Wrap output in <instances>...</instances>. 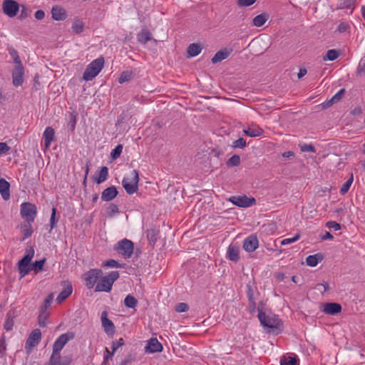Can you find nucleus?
Wrapping results in <instances>:
<instances>
[{
    "instance_id": "obj_1",
    "label": "nucleus",
    "mask_w": 365,
    "mask_h": 365,
    "mask_svg": "<svg viewBox=\"0 0 365 365\" xmlns=\"http://www.w3.org/2000/svg\"><path fill=\"white\" fill-rule=\"evenodd\" d=\"M258 319L264 327L269 329V332L278 334L282 331V321L276 316L267 315L262 312L260 306H258Z\"/></svg>"
},
{
    "instance_id": "obj_2",
    "label": "nucleus",
    "mask_w": 365,
    "mask_h": 365,
    "mask_svg": "<svg viewBox=\"0 0 365 365\" xmlns=\"http://www.w3.org/2000/svg\"><path fill=\"white\" fill-rule=\"evenodd\" d=\"M120 274L118 271H112L108 274L101 277L98 282L95 292H110L113 283L119 278Z\"/></svg>"
},
{
    "instance_id": "obj_3",
    "label": "nucleus",
    "mask_w": 365,
    "mask_h": 365,
    "mask_svg": "<svg viewBox=\"0 0 365 365\" xmlns=\"http://www.w3.org/2000/svg\"><path fill=\"white\" fill-rule=\"evenodd\" d=\"M139 174L133 170L129 175L124 177L122 185L128 195H133L138 190Z\"/></svg>"
},
{
    "instance_id": "obj_4",
    "label": "nucleus",
    "mask_w": 365,
    "mask_h": 365,
    "mask_svg": "<svg viewBox=\"0 0 365 365\" xmlns=\"http://www.w3.org/2000/svg\"><path fill=\"white\" fill-rule=\"evenodd\" d=\"M104 58L99 57L93 61L86 68L83 79L88 81L94 78L102 70L104 65Z\"/></svg>"
},
{
    "instance_id": "obj_5",
    "label": "nucleus",
    "mask_w": 365,
    "mask_h": 365,
    "mask_svg": "<svg viewBox=\"0 0 365 365\" xmlns=\"http://www.w3.org/2000/svg\"><path fill=\"white\" fill-rule=\"evenodd\" d=\"M34 256V250L31 247L26 251L24 257L19 261L18 268L21 278H23L30 271L32 270L31 265L30 264L32 258Z\"/></svg>"
},
{
    "instance_id": "obj_6",
    "label": "nucleus",
    "mask_w": 365,
    "mask_h": 365,
    "mask_svg": "<svg viewBox=\"0 0 365 365\" xmlns=\"http://www.w3.org/2000/svg\"><path fill=\"white\" fill-rule=\"evenodd\" d=\"M21 215L27 222L31 223L34 221L37 214L36 206L31 202H24L21 205Z\"/></svg>"
},
{
    "instance_id": "obj_7",
    "label": "nucleus",
    "mask_w": 365,
    "mask_h": 365,
    "mask_svg": "<svg viewBox=\"0 0 365 365\" xmlns=\"http://www.w3.org/2000/svg\"><path fill=\"white\" fill-rule=\"evenodd\" d=\"M103 275V271L100 269H91L83 274V279L85 281V285L88 289L93 288L94 285L99 281Z\"/></svg>"
},
{
    "instance_id": "obj_8",
    "label": "nucleus",
    "mask_w": 365,
    "mask_h": 365,
    "mask_svg": "<svg viewBox=\"0 0 365 365\" xmlns=\"http://www.w3.org/2000/svg\"><path fill=\"white\" fill-rule=\"evenodd\" d=\"M133 248V242L127 239L120 240L115 246V250L125 259L130 258L132 256Z\"/></svg>"
},
{
    "instance_id": "obj_9",
    "label": "nucleus",
    "mask_w": 365,
    "mask_h": 365,
    "mask_svg": "<svg viewBox=\"0 0 365 365\" xmlns=\"http://www.w3.org/2000/svg\"><path fill=\"white\" fill-rule=\"evenodd\" d=\"M41 338V332L38 329H36L29 334L26 341L25 349L28 352L31 351L38 344Z\"/></svg>"
},
{
    "instance_id": "obj_10",
    "label": "nucleus",
    "mask_w": 365,
    "mask_h": 365,
    "mask_svg": "<svg viewBox=\"0 0 365 365\" xmlns=\"http://www.w3.org/2000/svg\"><path fill=\"white\" fill-rule=\"evenodd\" d=\"M229 200L235 205L240 207H248L254 205L256 202L254 197H248L246 195L232 196Z\"/></svg>"
},
{
    "instance_id": "obj_11",
    "label": "nucleus",
    "mask_w": 365,
    "mask_h": 365,
    "mask_svg": "<svg viewBox=\"0 0 365 365\" xmlns=\"http://www.w3.org/2000/svg\"><path fill=\"white\" fill-rule=\"evenodd\" d=\"M74 338V334L73 332H67L61 334L57 339L55 341L53 345V351L55 352L61 353V351L65 346V344L71 339Z\"/></svg>"
},
{
    "instance_id": "obj_12",
    "label": "nucleus",
    "mask_w": 365,
    "mask_h": 365,
    "mask_svg": "<svg viewBox=\"0 0 365 365\" xmlns=\"http://www.w3.org/2000/svg\"><path fill=\"white\" fill-rule=\"evenodd\" d=\"M20 8L18 2L14 0H4L3 2V11L9 17L16 15Z\"/></svg>"
},
{
    "instance_id": "obj_13",
    "label": "nucleus",
    "mask_w": 365,
    "mask_h": 365,
    "mask_svg": "<svg viewBox=\"0 0 365 365\" xmlns=\"http://www.w3.org/2000/svg\"><path fill=\"white\" fill-rule=\"evenodd\" d=\"M258 239L255 235L248 236L243 242V248L248 252L255 251L258 247Z\"/></svg>"
},
{
    "instance_id": "obj_14",
    "label": "nucleus",
    "mask_w": 365,
    "mask_h": 365,
    "mask_svg": "<svg viewBox=\"0 0 365 365\" xmlns=\"http://www.w3.org/2000/svg\"><path fill=\"white\" fill-rule=\"evenodd\" d=\"M107 315L106 312H103L101 314L102 326L108 335H113L115 331V326L113 322L107 317Z\"/></svg>"
},
{
    "instance_id": "obj_15",
    "label": "nucleus",
    "mask_w": 365,
    "mask_h": 365,
    "mask_svg": "<svg viewBox=\"0 0 365 365\" xmlns=\"http://www.w3.org/2000/svg\"><path fill=\"white\" fill-rule=\"evenodd\" d=\"M163 350V345L156 338H151L145 347L147 353L160 352Z\"/></svg>"
},
{
    "instance_id": "obj_16",
    "label": "nucleus",
    "mask_w": 365,
    "mask_h": 365,
    "mask_svg": "<svg viewBox=\"0 0 365 365\" xmlns=\"http://www.w3.org/2000/svg\"><path fill=\"white\" fill-rule=\"evenodd\" d=\"M322 312L330 315H335L341 312V306L335 302H328L323 304Z\"/></svg>"
},
{
    "instance_id": "obj_17",
    "label": "nucleus",
    "mask_w": 365,
    "mask_h": 365,
    "mask_svg": "<svg viewBox=\"0 0 365 365\" xmlns=\"http://www.w3.org/2000/svg\"><path fill=\"white\" fill-rule=\"evenodd\" d=\"M63 289L59 293L56 298V302L59 304L68 298L73 292V287L71 282H63Z\"/></svg>"
},
{
    "instance_id": "obj_18",
    "label": "nucleus",
    "mask_w": 365,
    "mask_h": 365,
    "mask_svg": "<svg viewBox=\"0 0 365 365\" xmlns=\"http://www.w3.org/2000/svg\"><path fill=\"white\" fill-rule=\"evenodd\" d=\"M24 68H14L12 72V83L14 86H21L24 82Z\"/></svg>"
},
{
    "instance_id": "obj_19",
    "label": "nucleus",
    "mask_w": 365,
    "mask_h": 365,
    "mask_svg": "<svg viewBox=\"0 0 365 365\" xmlns=\"http://www.w3.org/2000/svg\"><path fill=\"white\" fill-rule=\"evenodd\" d=\"M118 190L115 186H110L106 188L101 193V200L108 202L113 200L118 195Z\"/></svg>"
},
{
    "instance_id": "obj_20",
    "label": "nucleus",
    "mask_w": 365,
    "mask_h": 365,
    "mask_svg": "<svg viewBox=\"0 0 365 365\" xmlns=\"http://www.w3.org/2000/svg\"><path fill=\"white\" fill-rule=\"evenodd\" d=\"M232 48H222L217 51L215 56L212 58L211 61L212 63H219L224 59L227 58L230 53H232Z\"/></svg>"
},
{
    "instance_id": "obj_21",
    "label": "nucleus",
    "mask_w": 365,
    "mask_h": 365,
    "mask_svg": "<svg viewBox=\"0 0 365 365\" xmlns=\"http://www.w3.org/2000/svg\"><path fill=\"white\" fill-rule=\"evenodd\" d=\"M10 184L4 178H0V193L2 198L7 200L10 198Z\"/></svg>"
},
{
    "instance_id": "obj_22",
    "label": "nucleus",
    "mask_w": 365,
    "mask_h": 365,
    "mask_svg": "<svg viewBox=\"0 0 365 365\" xmlns=\"http://www.w3.org/2000/svg\"><path fill=\"white\" fill-rule=\"evenodd\" d=\"M239 252L240 249L237 246L230 245L227 252L228 259L233 262H237L240 259Z\"/></svg>"
},
{
    "instance_id": "obj_23",
    "label": "nucleus",
    "mask_w": 365,
    "mask_h": 365,
    "mask_svg": "<svg viewBox=\"0 0 365 365\" xmlns=\"http://www.w3.org/2000/svg\"><path fill=\"white\" fill-rule=\"evenodd\" d=\"M54 134H55V131H54L53 128H52L51 127L46 128V129L43 132V134L44 140H45L46 148H48L50 147L51 143L54 138Z\"/></svg>"
},
{
    "instance_id": "obj_24",
    "label": "nucleus",
    "mask_w": 365,
    "mask_h": 365,
    "mask_svg": "<svg viewBox=\"0 0 365 365\" xmlns=\"http://www.w3.org/2000/svg\"><path fill=\"white\" fill-rule=\"evenodd\" d=\"M52 18L56 21H62L66 18V14L63 9L54 6L51 9Z\"/></svg>"
},
{
    "instance_id": "obj_25",
    "label": "nucleus",
    "mask_w": 365,
    "mask_h": 365,
    "mask_svg": "<svg viewBox=\"0 0 365 365\" xmlns=\"http://www.w3.org/2000/svg\"><path fill=\"white\" fill-rule=\"evenodd\" d=\"M108 176V168L106 166H103L101 168V170L99 172L98 176L95 177L93 176L92 179L94 182H96L97 184H101L105 180H106Z\"/></svg>"
},
{
    "instance_id": "obj_26",
    "label": "nucleus",
    "mask_w": 365,
    "mask_h": 365,
    "mask_svg": "<svg viewBox=\"0 0 365 365\" xmlns=\"http://www.w3.org/2000/svg\"><path fill=\"white\" fill-rule=\"evenodd\" d=\"M281 365H299V359L297 356H283L280 359Z\"/></svg>"
},
{
    "instance_id": "obj_27",
    "label": "nucleus",
    "mask_w": 365,
    "mask_h": 365,
    "mask_svg": "<svg viewBox=\"0 0 365 365\" xmlns=\"http://www.w3.org/2000/svg\"><path fill=\"white\" fill-rule=\"evenodd\" d=\"M354 1L355 0H339L336 8L338 9H351V13L354 9Z\"/></svg>"
},
{
    "instance_id": "obj_28",
    "label": "nucleus",
    "mask_w": 365,
    "mask_h": 365,
    "mask_svg": "<svg viewBox=\"0 0 365 365\" xmlns=\"http://www.w3.org/2000/svg\"><path fill=\"white\" fill-rule=\"evenodd\" d=\"M322 255L321 254H316L314 255H309L306 258V263L309 267H315L319 261L322 259Z\"/></svg>"
},
{
    "instance_id": "obj_29",
    "label": "nucleus",
    "mask_w": 365,
    "mask_h": 365,
    "mask_svg": "<svg viewBox=\"0 0 365 365\" xmlns=\"http://www.w3.org/2000/svg\"><path fill=\"white\" fill-rule=\"evenodd\" d=\"M137 38L140 43L145 44L148 41L151 40V34L148 29H143L138 34Z\"/></svg>"
},
{
    "instance_id": "obj_30",
    "label": "nucleus",
    "mask_w": 365,
    "mask_h": 365,
    "mask_svg": "<svg viewBox=\"0 0 365 365\" xmlns=\"http://www.w3.org/2000/svg\"><path fill=\"white\" fill-rule=\"evenodd\" d=\"M243 132L248 136L253 138L262 135L263 133V130L259 127H255L244 129Z\"/></svg>"
},
{
    "instance_id": "obj_31",
    "label": "nucleus",
    "mask_w": 365,
    "mask_h": 365,
    "mask_svg": "<svg viewBox=\"0 0 365 365\" xmlns=\"http://www.w3.org/2000/svg\"><path fill=\"white\" fill-rule=\"evenodd\" d=\"M267 19H268V16L267 14H261L256 16L253 19L252 22H253L254 26H255L257 27H260L265 24V22L267 21Z\"/></svg>"
},
{
    "instance_id": "obj_32",
    "label": "nucleus",
    "mask_w": 365,
    "mask_h": 365,
    "mask_svg": "<svg viewBox=\"0 0 365 365\" xmlns=\"http://www.w3.org/2000/svg\"><path fill=\"white\" fill-rule=\"evenodd\" d=\"M202 50L200 45L197 43H191L187 48V54L190 57L197 56Z\"/></svg>"
},
{
    "instance_id": "obj_33",
    "label": "nucleus",
    "mask_w": 365,
    "mask_h": 365,
    "mask_svg": "<svg viewBox=\"0 0 365 365\" xmlns=\"http://www.w3.org/2000/svg\"><path fill=\"white\" fill-rule=\"evenodd\" d=\"M133 73L132 71H123L118 78V83L122 84L125 82H128L132 79Z\"/></svg>"
},
{
    "instance_id": "obj_34",
    "label": "nucleus",
    "mask_w": 365,
    "mask_h": 365,
    "mask_svg": "<svg viewBox=\"0 0 365 365\" xmlns=\"http://www.w3.org/2000/svg\"><path fill=\"white\" fill-rule=\"evenodd\" d=\"M23 237L21 241L25 240L26 238L29 237L33 233V229L31 223L26 224L21 226Z\"/></svg>"
},
{
    "instance_id": "obj_35",
    "label": "nucleus",
    "mask_w": 365,
    "mask_h": 365,
    "mask_svg": "<svg viewBox=\"0 0 365 365\" xmlns=\"http://www.w3.org/2000/svg\"><path fill=\"white\" fill-rule=\"evenodd\" d=\"M49 365H64L61 361V354L58 352L52 351V354L49 359Z\"/></svg>"
},
{
    "instance_id": "obj_36",
    "label": "nucleus",
    "mask_w": 365,
    "mask_h": 365,
    "mask_svg": "<svg viewBox=\"0 0 365 365\" xmlns=\"http://www.w3.org/2000/svg\"><path fill=\"white\" fill-rule=\"evenodd\" d=\"M124 304L128 308H135L138 304V300L132 295H128L124 299Z\"/></svg>"
},
{
    "instance_id": "obj_37",
    "label": "nucleus",
    "mask_w": 365,
    "mask_h": 365,
    "mask_svg": "<svg viewBox=\"0 0 365 365\" xmlns=\"http://www.w3.org/2000/svg\"><path fill=\"white\" fill-rule=\"evenodd\" d=\"M339 52L335 49L329 50L323 57L324 61H334L339 57Z\"/></svg>"
},
{
    "instance_id": "obj_38",
    "label": "nucleus",
    "mask_w": 365,
    "mask_h": 365,
    "mask_svg": "<svg viewBox=\"0 0 365 365\" xmlns=\"http://www.w3.org/2000/svg\"><path fill=\"white\" fill-rule=\"evenodd\" d=\"M226 164L230 168L238 166L240 164V157L238 155H233L227 160Z\"/></svg>"
},
{
    "instance_id": "obj_39",
    "label": "nucleus",
    "mask_w": 365,
    "mask_h": 365,
    "mask_svg": "<svg viewBox=\"0 0 365 365\" xmlns=\"http://www.w3.org/2000/svg\"><path fill=\"white\" fill-rule=\"evenodd\" d=\"M354 180L353 174L351 175V177L343 184L340 189V193L341 195H345L349 190L352 182Z\"/></svg>"
},
{
    "instance_id": "obj_40",
    "label": "nucleus",
    "mask_w": 365,
    "mask_h": 365,
    "mask_svg": "<svg viewBox=\"0 0 365 365\" xmlns=\"http://www.w3.org/2000/svg\"><path fill=\"white\" fill-rule=\"evenodd\" d=\"M83 29H84L83 23L78 19L75 20L72 24V29L76 34H80V33L83 32Z\"/></svg>"
},
{
    "instance_id": "obj_41",
    "label": "nucleus",
    "mask_w": 365,
    "mask_h": 365,
    "mask_svg": "<svg viewBox=\"0 0 365 365\" xmlns=\"http://www.w3.org/2000/svg\"><path fill=\"white\" fill-rule=\"evenodd\" d=\"M46 262L45 259L36 261L34 263L31 264L32 270L35 272L36 274L43 270V264Z\"/></svg>"
},
{
    "instance_id": "obj_42",
    "label": "nucleus",
    "mask_w": 365,
    "mask_h": 365,
    "mask_svg": "<svg viewBox=\"0 0 365 365\" xmlns=\"http://www.w3.org/2000/svg\"><path fill=\"white\" fill-rule=\"evenodd\" d=\"M357 76H362L365 75V57H363L358 65L356 70Z\"/></svg>"
},
{
    "instance_id": "obj_43",
    "label": "nucleus",
    "mask_w": 365,
    "mask_h": 365,
    "mask_svg": "<svg viewBox=\"0 0 365 365\" xmlns=\"http://www.w3.org/2000/svg\"><path fill=\"white\" fill-rule=\"evenodd\" d=\"M123 151V145L119 144L110 153V158L113 160H115L120 157L121 153Z\"/></svg>"
},
{
    "instance_id": "obj_44",
    "label": "nucleus",
    "mask_w": 365,
    "mask_h": 365,
    "mask_svg": "<svg viewBox=\"0 0 365 365\" xmlns=\"http://www.w3.org/2000/svg\"><path fill=\"white\" fill-rule=\"evenodd\" d=\"M103 267H116V268H122L123 266L120 264H119L116 260L115 259H109L106 262H104L102 264Z\"/></svg>"
},
{
    "instance_id": "obj_45",
    "label": "nucleus",
    "mask_w": 365,
    "mask_h": 365,
    "mask_svg": "<svg viewBox=\"0 0 365 365\" xmlns=\"http://www.w3.org/2000/svg\"><path fill=\"white\" fill-rule=\"evenodd\" d=\"M53 300V296L52 294L48 295L43 301V304L41 307L40 311L46 312L47 311V309L50 307L51 303Z\"/></svg>"
},
{
    "instance_id": "obj_46",
    "label": "nucleus",
    "mask_w": 365,
    "mask_h": 365,
    "mask_svg": "<svg viewBox=\"0 0 365 365\" xmlns=\"http://www.w3.org/2000/svg\"><path fill=\"white\" fill-rule=\"evenodd\" d=\"M119 212L118 207L115 204H110L109 206L107 208V214L108 215L111 217L114 216L115 214Z\"/></svg>"
},
{
    "instance_id": "obj_47",
    "label": "nucleus",
    "mask_w": 365,
    "mask_h": 365,
    "mask_svg": "<svg viewBox=\"0 0 365 365\" xmlns=\"http://www.w3.org/2000/svg\"><path fill=\"white\" fill-rule=\"evenodd\" d=\"M47 313L46 312L40 311L38 317V324L41 327H44L46 325Z\"/></svg>"
},
{
    "instance_id": "obj_48",
    "label": "nucleus",
    "mask_w": 365,
    "mask_h": 365,
    "mask_svg": "<svg viewBox=\"0 0 365 365\" xmlns=\"http://www.w3.org/2000/svg\"><path fill=\"white\" fill-rule=\"evenodd\" d=\"M246 146V140L243 138H240L239 139L233 141L232 147L233 148H244Z\"/></svg>"
},
{
    "instance_id": "obj_49",
    "label": "nucleus",
    "mask_w": 365,
    "mask_h": 365,
    "mask_svg": "<svg viewBox=\"0 0 365 365\" xmlns=\"http://www.w3.org/2000/svg\"><path fill=\"white\" fill-rule=\"evenodd\" d=\"M299 148L302 152L316 153L315 148L311 144H300Z\"/></svg>"
},
{
    "instance_id": "obj_50",
    "label": "nucleus",
    "mask_w": 365,
    "mask_h": 365,
    "mask_svg": "<svg viewBox=\"0 0 365 365\" xmlns=\"http://www.w3.org/2000/svg\"><path fill=\"white\" fill-rule=\"evenodd\" d=\"M188 309V305L184 302L178 303L175 307V311L178 312H187Z\"/></svg>"
},
{
    "instance_id": "obj_51",
    "label": "nucleus",
    "mask_w": 365,
    "mask_h": 365,
    "mask_svg": "<svg viewBox=\"0 0 365 365\" xmlns=\"http://www.w3.org/2000/svg\"><path fill=\"white\" fill-rule=\"evenodd\" d=\"M326 226L329 229H334V230H339L341 229V225L335 221H329L327 222Z\"/></svg>"
},
{
    "instance_id": "obj_52",
    "label": "nucleus",
    "mask_w": 365,
    "mask_h": 365,
    "mask_svg": "<svg viewBox=\"0 0 365 365\" xmlns=\"http://www.w3.org/2000/svg\"><path fill=\"white\" fill-rule=\"evenodd\" d=\"M299 235L297 234L292 238H286L281 242L282 245H286L290 243H293L299 239Z\"/></svg>"
},
{
    "instance_id": "obj_53",
    "label": "nucleus",
    "mask_w": 365,
    "mask_h": 365,
    "mask_svg": "<svg viewBox=\"0 0 365 365\" xmlns=\"http://www.w3.org/2000/svg\"><path fill=\"white\" fill-rule=\"evenodd\" d=\"M256 1L257 0H238L237 4L242 7L250 6L255 4Z\"/></svg>"
},
{
    "instance_id": "obj_54",
    "label": "nucleus",
    "mask_w": 365,
    "mask_h": 365,
    "mask_svg": "<svg viewBox=\"0 0 365 365\" xmlns=\"http://www.w3.org/2000/svg\"><path fill=\"white\" fill-rule=\"evenodd\" d=\"M14 61L15 63L14 68H24L21 61L19 55L17 54V52L15 50H14Z\"/></svg>"
},
{
    "instance_id": "obj_55",
    "label": "nucleus",
    "mask_w": 365,
    "mask_h": 365,
    "mask_svg": "<svg viewBox=\"0 0 365 365\" xmlns=\"http://www.w3.org/2000/svg\"><path fill=\"white\" fill-rule=\"evenodd\" d=\"M56 209L55 207H53L52 213H51V218H50V224H51V230L53 229L56 225Z\"/></svg>"
},
{
    "instance_id": "obj_56",
    "label": "nucleus",
    "mask_w": 365,
    "mask_h": 365,
    "mask_svg": "<svg viewBox=\"0 0 365 365\" xmlns=\"http://www.w3.org/2000/svg\"><path fill=\"white\" fill-rule=\"evenodd\" d=\"M345 93V89L342 88L339 90L333 97L332 101H334L335 103L339 101Z\"/></svg>"
},
{
    "instance_id": "obj_57",
    "label": "nucleus",
    "mask_w": 365,
    "mask_h": 365,
    "mask_svg": "<svg viewBox=\"0 0 365 365\" xmlns=\"http://www.w3.org/2000/svg\"><path fill=\"white\" fill-rule=\"evenodd\" d=\"M123 344H124V340L123 338H120L117 342L113 341L112 344L113 352H115L119 346H121Z\"/></svg>"
},
{
    "instance_id": "obj_58",
    "label": "nucleus",
    "mask_w": 365,
    "mask_h": 365,
    "mask_svg": "<svg viewBox=\"0 0 365 365\" xmlns=\"http://www.w3.org/2000/svg\"><path fill=\"white\" fill-rule=\"evenodd\" d=\"M248 302H249V309H250V313L253 314L256 312L257 309L258 310V307H257V306H256L255 299L248 300Z\"/></svg>"
},
{
    "instance_id": "obj_59",
    "label": "nucleus",
    "mask_w": 365,
    "mask_h": 365,
    "mask_svg": "<svg viewBox=\"0 0 365 365\" xmlns=\"http://www.w3.org/2000/svg\"><path fill=\"white\" fill-rule=\"evenodd\" d=\"M247 297L248 298V300H251L255 299L254 298V291L252 289V287L250 284H247Z\"/></svg>"
},
{
    "instance_id": "obj_60",
    "label": "nucleus",
    "mask_w": 365,
    "mask_h": 365,
    "mask_svg": "<svg viewBox=\"0 0 365 365\" xmlns=\"http://www.w3.org/2000/svg\"><path fill=\"white\" fill-rule=\"evenodd\" d=\"M349 28V25L348 24V23L341 22L339 24L337 30L339 33H344V32L346 31Z\"/></svg>"
},
{
    "instance_id": "obj_61",
    "label": "nucleus",
    "mask_w": 365,
    "mask_h": 365,
    "mask_svg": "<svg viewBox=\"0 0 365 365\" xmlns=\"http://www.w3.org/2000/svg\"><path fill=\"white\" fill-rule=\"evenodd\" d=\"M10 150V147L6 143H0V155L6 154Z\"/></svg>"
},
{
    "instance_id": "obj_62",
    "label": "nucleus",
    "mask_w": 365,
    "mask_h": 365,
    "mask_svg": "<svg viewBox=\"0 0 365 365\" xmlns=\"http://www.w3.org/2000/svg\"><path fill=\"white\" fill-rule=\"evenodd\" d=\"M14 326L13 319H7L4 323V329L7 331H10L12 329Z\"/></svg>"
},
{
    "instance_id": "obj_63",
    "label": "nucleus",
    "mask_w": 365,
    "mask_h": 365,
    "mask_svg": "<svg viewBox=\"0 0 365 365\" xmlns=\"http://www.w3.org/2000/svg\"><path fill=\"white\" fill-rule=\"evenodd\" d=\"M21 14H20L19 18L24 19V18L27 17L29 15L28 9L24 5H21Z\"/></svg>"
},
{
    "instance_id": "obj_64",
    "label": "nucleus",
    "mask_w": 365,
    "mask_h": 365,
    "mask_svg": "<svg viewBox=\"0 0 365 365\" xmlns=\"http://www.w3.org/2000/svg\"><path fill=\"white\" fill-rule=\"evenodd\" d=\"M35 18L38 20H42L45 16V13L43 10H38L35 12Z\"/></svg>"
}]
</instances>
